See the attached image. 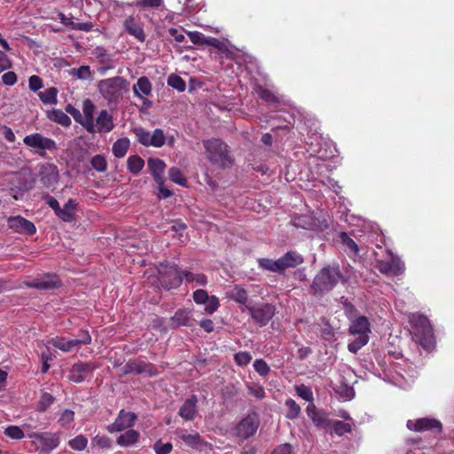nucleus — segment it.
<instances>
[{
    "label": "nucleus",
    "instance_id": "1",
    "mask_svg": "<svg viewBox=\"0 0 454 454\" xmlns=\"http://www.w3.org/2000/svg\"><path fill=\"white\" fill-rule=\"evenodd\" d=\"M94 103L87 98L82 102V112L88 118L85 120L84 129L90 133H109L114 128L113 115L106 109L101 110L94 120Z\"/></svg>",
    "mask_w": 454,
    "mask_h": 454
},
{
    "label": "nucleus",
    "instance_id": "2",
    "mask_svg": "<svg viewBox=\"0 0 454 454\" xmlns=\"http://www.w3.org/2000/svg\"><path fill=\"white\" fill-rule=\"evenodd\" d=\"M207 159L217 168H226L232 164L228 145L220 138L203 141Z\"/></svg>",
    "mask_w": 454,
    "mask_h": 454
},
{
    "label": "nucleus",
    "instance_id": "3",
    "mask_svg": "<svg viewBox=\"0 0 454 454\" xmlns=\"http://www.w3.org/2000/svg\"><path fill=\"white\" fill-rule=\"evenodd\" d=\"M348 330L350 334L356 335V337L348 343V349L349 352L356 354L368 343L371 325L366 317L357 316L351 319Z\"/></svg>",
    "mask_w": 454,
    "mask_h": 454
},
{
    "label": "nucleus",
    "instance_id": "4",
    "mask_svg": "<svg viewBox=\"0 0 454 454\" xmlns=\"http://www.w3.org/2000/svg\"><path fill=\"white\" fill-rule=\"evenodd\" d=\"M97 86L100 95L107 101L108 105H111L119 103L128 82L125 78L115 76L99 81Z\"/></svg>",
    "mask_w": 454,
    "mask_h": 454
},
{
    "label": "nucleus",
    "instance_id": "5",
    "mask_svg": "<svg viewBox=\"0 0 454 454\" xmlns=\"http://www.w3.org/2000/svg\"><path fill=\"white\" fill-rule=\"evenodd\" d=\"M413 335L425 349L430 350L434 346V336L429 320L422 315H413L411 318Z\"/></svg>",
    "mask_w": 454,
    "mask_h": 454
},
{
    "label": "nucleus",
    "instance_id": "6",
    "mask_svg": "<svg viewBox=\"0 0 454 454\" xmlns=\"http://www.w3.org/2000/svg\"><path fill=\"white\" fill-rule=\"evenodd\" d=\"M341 272L338 267H324L314 278L311 285L315 294H324L333 289L340 279Z\"/></svg>",
    "mask_w": 454,
    "mask_h": 454
},
{
    "label": "nucleus",
    "instance_id": "7",
    "mask_svg": "<svg viewBox=\"0 0 454 454\" xmlns=\"http://www.w3.org/2000/svg\"><path fill=\"white\" fill-rule=\"evenodd\" d=\"M38 454H50L60 444L59 433L31 432L27 434Z\"/></svg>",
    "mask_w": 454,
    "mask_h": 454
},
{
    "label": "nucleus",
    "instance_id": "8",
    "mask_svg": "<svg viewBox=\"0 0 454 454\" xmlns=\"http://www.w3.org/2000/svg\"><path fill=\"white\" fill-rule=\"evenodd\" d=\"M157 278L159 286L165 290H171L179 287L183 282V270L176 264H160L158 270Z\"/></svg>",
    "mask_w": 454,
    "mask_h": 454
},
{
    "label": "nucleus",
    "instance_id": "9",
    "mask_svg": "<svg viewBox=\"0 0 454 454\" xmlns=\"http://www.w3.org/2000/svg\"><path fill=\"white\" fill-rule=\"evenodd\" d=\"M8 180L10 182V193L15 200H19L24 192L31 190L35 185V180L27 170L12 173Z\"/></svg>",
    "mask_w": 454,
    "mask_h": 454
},
{
    "label": "nucleus",
    "instance_id": "10",
    "mask_svg": "<svg viewBox=\"0 0 454 454\" xmlns=\"http://www.w3.org/2000/svg\"><path fill=\"white\" fill-rule=\"evenodd\" d=\"M137 141L145 146H153L160 148L164 145L166 137L162 129H155L153 132L146 130L142 127L134 128L132 129Z\"/></svg>",
    "mask_w": 454,
    "mask_h": 454
},
{
    "label": "nucleus",
    "instance_id": "11",
    "mask_svg": "<svg viewBox=\"0 0 454 454\" xmlns=\"http://www.w3.org/2000/svg\"><path fill=\"white\" fill-rule=\"evenodd\" d=\"M23 143L41 156H43L46 151H54L57 149V144L53 139L43 137L40 133L26 136L23 139Z\"/></svg>",
    "mask_w": 454,
    "mask_h": 454
},
{
    "label": "nucleus",
    "instance_id": "12",
    "mask_svg": "<svg viewBox=\"0 0 454 454\" xmlns=\"http://www.w3.org/2000/svg\"><path fill=\"white\" fill-rule=\"evenodd\" d=\"M247 309L260 327L266 325L275 314V306L270 303H256L254 305H247Z\"/></svg>",
    "mask_w": 454,
    "mask_h": 454
},
{
    "label": "nucleus",
    "instance_id": "13",
    "mask_svg": "<svg viewBox=\"0 0 454 454\" xmlns=\"http://www.w3.org/2000/svg\"><path fill=\"white\" fill-rule=\"evenodd\" d=\"M387 260H377L376 268L387 276H399L405 270L404 262L392 252H388Z\"/></svg>",
    "mask_w": 454,
    "mask_h": 454
},
{
    "label": "nucleus",
    "instance_id": "14",
    "mask_svg": "<svg viewBox=\"0 0 454 454\" xmlns=\"http://www.w3.org/2000/svg\"><path fill=\"white\" fill-rule=\"evenodd\" d=\"M260 425L259 416L255 412L247 414L235 427V434L241 439H248L253 436Z\"/></svg>",
    "mask_w": 454,
    "mask_h": 454
},
{
    "label": "nucleus",
    "instance_id": "15",
    "mask_svg": "<svg viewBox=\"0 0 454 454\" xmlns=\"http://www.w3.org/2000/svg\"><path fill=\"white\" fill-rule=\"evenodd\" d=\"M137 419L136 413L121 410L115 420L108 425L106 429L111 434L121 432L125 429H131Z\"/></svg>",
    "mask_w": 454,
    "mask_h": 454
},
{
    "label": "nucleus",
    "instance_id": "16",
    "mask_svg": "<svg viewBox=\"0 0 454 454\" xmlns=\"http://www.w3.org/2000/svg\"><path fill=\"white\" fill-rule=\"evenodd\" d=\"M39 180L42 184L49 189H54L59 182V169L52 163H44L39 167Z\"/></svg>",
    "mask_w": 454,
    "mask_h": 454
},
{
    "label": "nucleus",
    "instance_id": "17",
    "mask_svg": "<svg viewBox=\"0 0 454 454\" xmlns=\"http://www.w3.org/2000/svg\"><path fill=\"white\" fill-rule=\"evenodd\" d=\"M407 427L415 432L431 431L434 433L442 432V424L439 420L430 418H420L415 420H408Z\"/></svg>",
    "mask_w": 454,
    "mask_h": 454
},
{
    "label": "nucleus",
    "instance_id": "18",
    "mask_svg": "<svg viewBox=\"0 0 454 454\" xmlns=\"http://www.w3.org/2000/svg\"><path fill=\"white\" fill-rule=\"evenodd\" d=\"M26 286L40 290H50L60 286V281L55 274H43L26 282Z\"/></svg>",
    "mask_w": 454,
    "mask_h": 454
},
{
    "label": "nucleus",
    "instance_id": "19",
    "mask_svg": "<svg viewBox=\"0 0 454 454\" xmlns=\"http://www.w3.org/2000/svg\"><path fill=\"white\" fill-rule=\"evenodd\" d=\"M123 27L129 35L133 36L140 43L145 41L146 36L139 17L129 15L124 20Z\"/></svg>",
    "mask_w": 454,
    "mask_h": 454
},
{
    "label": "nucleus",
    "instance_id": "20",
    "mask_svg": "<svg viewBox=\"0 0 454 454\" xmlns=\"http://www.w3.org/2000/svg\"><path fill=\"white\" fill-rule=\"evenodd\" d=\"M95 369L90 363L78 362L70 369L68 380L74 383H82Z\"/></svg>",
    "mask_w": 454,
    "mask_h": 454
},
{
    "label": "nucleus",
    "instance_id": "21",
    "mask_svg": "<svg viewBox=\"0 0 454 454\" xmlns=\"http://www.w3.org/2000/svg\"><path fill=\"white\" fill-rule=\"evenodd\" d=\"M195 319L192 317V310L185 308L177 309L170 317V325L172 328L181 326H193Z\"/></svg>",
    "mask_w": 454,
    "mask_h": 454
},
{
    "label": "nucleus",
    "instance_id": "22",
    "mask_svg": "<svg viewBox=\"0 0 454 454\" xmlns=\"http://www.w3.org/2000/svg\"><path fill=\"white\" fill-rule=\"evenodd\" d=\"M397 368V365L393 364L388 369L384 370L385 376L394 385L401 388H407L413 382L412 377L409 376V378H406Z\"/></svg>",
    "mask_w": 454,
    "mask_h": 454
},
{
    "label": "nucleus",
    "instance_id": "23",
    "mask_svg": "<svg viewBox=\"0 0 454 454\" xmlns=\"http://www.w3.org/2000/svg\"><path fill=\"white\" fill-rule=\"evenodd\" d=\"M8 226L16 232L28 235H33L36 231L35 224L20 215L9 217Z\"/></svg>",
    "mask_w": 454,
    "mask_h": 454
},
{
    "label": "nucleus",
    "instance_id": "24",
    "mask_svg": "<svg viewBox=\"0 0 454 454\" xmlns=\"http://www.w3.org/2000/svg\"><path fill=\"white\" fill-rule=\"evenodd\" d=\"M308 417L312 420L313 424L321 429L327 430L331 419L327 414L320 410H317L313 403H309L306 408Z\"/></svg>",
    "mask_w": 454,
    "mask_h": 454
},
{
    "label": "nucleus",
    "instance_id": "25",
    "mask_svg": "<svg viewBox=\"0 0 454 454\" xmlns=\"http://www.w3.org/2000/svg\"><path fill=\"white\" fill-rule=\"evenodd\" d=\"M197 403L196 395H192L186 399L179 409V416L187 421L192 420L197 412Z\"/></svg>",
    "mask_w": 454,
    "mask_h": 454
},
{
    "label": "nucleus",
    "instance_id": "26",
    "mask_svg": "<svg viewBox=\"0 0 454 454\" xmlns=\"http://www.w3.org/2000/svg\"><path fill=\"white\" fill-rule=\"evenodd\" d=\"M281 272L288 268L296 267L303 262V257L295 251H289L278 258Z\"/></svg>",
    "mask_w": 454,
    "mask_h": 454
},
{
    "label": "nucleus",
    "instance_id": "27",
    "mask_svg": "<svg viewBox=\"0 0 454 454\" xmlns=\"http://www.w3.org/2000/svg\"><path fill=\"white\" fill-rule=\"evenodd\" d=\"M78 203L74 199H69L67 202L58 211L56 215L64 222H72L74 220Z\"/></svg>",
    "mask_w": 454,
    "mask_h": 454
},
{
    "label": "nucleus",
    "instance_id": "28",
    "mask_svg": "<svg viewBox=\"0 0 454 454\" xmlns=\"http://www.w3.org/2000/svg\"><path fill=\"white\" fill-rule=\"evenodd\" d=\"M152 90V83L146 76L139 77L132 87L133 94L137 98H142L143 96L151 95Z\"/></svg>",
    "mask_w": 454,
    "mask_h": 454
},
{
    "label": "nucleus",
    "instance_id": "29",
    "mask_svg": "<svg viewBox=\"0 0 454 454\" xmlns=\"http://www.w3.org/2000/svg\"><path fill=\"white\" fill-rule=\"evenodd\" d=\"M254 90L270 106L278 107L281 106L283 103V101L278 96H276L271 90L265 89L261 85H256L254 88Z\"/></svg>",
    "mask_w": 454,
    "mask_h": 454
},
{
    "label": "nucleus",
    "instance_id": "30",
    "mask_svg": "<svg viewBox=\"0 0 454 454\" xmlns=\"http://www.w3.org/2000/svg\"><path fill=\"white\" fill-rule=\"evenodd\" d=\"M148 167L156 183L164 181L163 174L166 164L162 160L151 158L148 160Z\"/></svg>",
    "mask_w": 454,
    "mask_h": 454
},
{
    "label": "nucleus",
    "instance_id": "31",
    "mask_svg": "<svg viewBox=\"0 0 454 454\" xmlns=\"http://www.w3.org/2000/svg\"><path fill=\"white\" fill-rule=\"evenodd\" d=\"M139 439L140 434L138 431L129 429L118 436L116 442L119 446L127 448L135 445Z\"/></svg>",
    "mask_w": 454,
    "mask_h": 454
},
{
    "label": "nucleus",
    "instance_id": "32",
    "mask_svg": "<svg viewBox=\"0 0 454 454\" xmlns=\"http://www.w3.org/2000/svg\"><path fill=\"white\" fill-rule=\"evenodd\" d=\"M351 431L352 424L341 420H331L329 427L326 430L330 434H336L338 436H342L345 434L351 433Z\"/></svg>",
    "mask_w": 454,
    "mask_h": 454
},
{
    "label": "nucleus",
    "instance_id": "33",
    "mask_svg": "<svg viewBox=\"0 0 454 454\" xmlns=\"http://www.w3.org/2000/svg\"><path fill=\"white\" fill-rule=\"evenodd\" d=\"M48 343L51 344L63 352H69L74 347H76V342L74 340V339L69 340L62 336H56L51 338L48 340Z\"/></svg>",
    "mask_w": 454,
    "mask_h": 454
},
{
    "label": "nucleus",
    "instance_id": "34",
    "mask_svg": "<svg viewBox=\"0 0 454 454\" xmlns=\"http://www.w3.org/2000/svg\"><path fill=\"white\" fill-rule=\"evenodd\" d=\"M130 145L129 139L128 137H121L117 139L113 145V153L116 158H123Z\"/></svg>",
    "mask_w": 454,
    "mask_h": 454
},
{
    "label": "nucleus",
    "instance_id": "35",
    "mask_svg": "<svg viewBox=\"0 0 454 454\" xmlns=\"http://www.w3.org/2000/svg\"><path fill=\"white\" fill-rule=\"evenodd\" d=\"M228 297L238 303L246 304L248 300V294L247 290H245L240 286H234L229 292Z\"/></svg>",
    "mask_w": 454,
    "mask_h": 454
},
{
    "label": "nucleus",
    "instance_id": "36",
    "mask_svg": "<svg viewBox=\"0 0 454 454\" xmlns=\"http://www.w3.org/2000/svg\"><path fill=\"white\" fill-rule=\"evenodd\" d=\"M48 118L64 127H68L71 124L70 117L62 110L54 109L48 113Z\"/></svg>",
    "mask_w": 454,
    "mask_h": 454
},
{
    "label": "nucleus",
    "instance_id": "37",
    "mask_svg": "<svg viewBox=\"0 0 454 454\" xmlns=\"http://www.w3.org/2000/svg\"><path fill=\"white\" fill-rule=\"evenodd\" d=\"M183 279L187 283H195L198 286H205L207 284V278L201 273H193L189 270H183Z\"/></svg>",
    "mask_w": 454,
    "mask_h": 454
},
{
    "label": "nucleus",
    "instance_id": "38",
    "mask_svg": "<svg viewBox=\"0 0 454 454\" xmlns=\"http://www.w3.org/2000/svg\"><path fill=\"white\" fill-rule=\"evenodd\" d=\"M145 166L144 160L138 155H131L128 158L127 167L133 175H137Z\"/></svg>",
    "mask_w": 454,
    "mask_h": 454
},
{
    "label": "nucleus",
    "instance_id": "39",
    "mask_svg": "<svg viewBox=\"0 0 454 454\" xmlns=\"http://www.w3.org/2000/svg\"><path fill=\"white\" fill-rule=\"evenodd\" d=\"M58 90L55 87H51L43 91L38 93V97L43 104L56 105L57 104Z\"/></svg>",
    "mask_w": 454,
    "mask_h": 454
},
{
    "label": "nucleus",
    "instance_id": "40",
    "mask_svg": "<svg viewBox=\"0 0 454 454\" xmlns=\"http://www.w3.org/2000/svg\"><path fill=\"white\" fill-rule=\"evenodd\" d=\"M339 238L342 245H344L353 255H357L359 253L358 245L348 236L345 231L339 234Z\"/></svg>",
    "mask_w": 454,
    "mask_h": 454
},
{
    "label": "nucleus",
    "instance_id": "41",
    "mask_svg": "<svg viewBox=\"0 0 454 454\" xmlns=\"http://www.w3.org/2000/svg\"><path fill=\"white\" fill-rule=\"evenodd\" d=\"M55 397L47 392H43L36 404V411L40 412L46 411L51 405L54 403Z\"/></svg>",
    "mask_w": 454,
    "mask_h": 454
},
{
    "label": "nucleus",
    "instance_id": "42",
    "mask_svg": "<svg viewBox=\"0 0 454 454\" xmlns=\"http://www.w3.org/2000/svg\"><path fill=\"white\" fill-rule=\"evenodd\" d=\"M70 75L79 79V80H91L92 79V73L90 71V68L87 65L81 66L78 68H72L69 71Z\"/></svg>",
    "mask_w": 454,
    "mask_h": 454
},
{
    "label": "nucleus",
    "instance_id": "43",
    "mask_svg": "<svg viewBox=\"0 0 454 454\" xmlns=\"http://www.w3.org/2000/svg\"><path fill=\"white\" fill-rule=\"evenodd\" d=\"M90 166L94 170L99 173L106 172L107 169V161L106 157L102 154L93 156L90 160Z\"/></svg>",
    "mask_w": 454,
    "mask_h": 454
},
{
    "label": "nucleus",
    "instance_id": "44",
    "mask_svg": "<svg viewBox=\"0 0 454 454\" xmlns=\"http://www.w3.org/2000/svg\"><path fill=\"white\" fill-rule=\"evenodd\" d=\"M285 405L287 408V412L286 414L287 419H294L300 415L301 408L294 399L288 398L286 401Z\"/></svg>",
    "mask_w": 454,
    "mask_h": 454
},
{
    "label": "nucleus",
    "instance_id": "45",
    "mask_svg": "<svg viewBox=\"0 0 454 454\" xmlns=\"http://www.w3.org/2000/svg\"><path fill=\"white\" fill-rule=\"evenodd\" d=\"M260 267L273 272H281L279 260H271L268 258H262L258 261Z\"/></svg>",
    "mask_w": 454,
    "mask_h": 454
},
{
    "label": "nucleus",
    "instance_id": "46",
    "mask_svg": "<svg viewBox=\"0 0 454 454\" xmlns=\"http://www.w3.org/2000/svg\"><path fill=\"white\" fill-rule=\"evenodd\" d=\"M168 176L172 182L184 187L187 186V180L179 168L176 167L171 168L168 171Z\"/></svg>",
    "mask_w": 454,
    "mask_h": 454
},
{
    "label": "nucleus",
    "instance_id": "47",
    "mask_svg": "<svg viewBox=\"0 0 454 454\" xmlns=\"http://www.w3.org/2000/svg\"><path fill=\"white\" fill-rule=\"evenodd\" d=\"M168 85L179 92H183L186 89L185 82L176 74H170L168 76Z\"/></svg>",
    "mask_w": 454,
    "mask_h": 454
},
{
    "label": "nucleus",
    "instance_id": "48",
    "mask_svg": "<svg viewBox=\"0 0 454 454\" xmlns=\"http://www.w3.org/2000/svg\"><path fill=\"white\" fill-rule=\"evenodd\" d=\"M88 444L87 438L82 435L79 434L69 441V446L71 449L78 451H82L86 449Z\"/></svg>",
    "mask_w": 454,
    "mask_h": 454
},
{
    "label": "nucleus",
    "instance_id": "49",
    "mask_svg": "<svg viewBox=\"0 0 454 454\" xmlns=\"http://www.w3.org/2000/svg\"><path fill=\"white\" fill-rule=\"evenodd\" d=\"M66 111L72 115V117L74 119L76 122L81 124L82 128L84 129V123L85 120L88 118V116L85 114H82L77 108L74 107L71 105H68L66 107Z\"/></svg>",
    "mask_w": 454,
    "mask_h": 454
},
{
    "label": "nucleus",
    "instance_id": "50",
    "mask_svg": "<svg viewBox=\"0 0 454 454\" xmlns=\"http://www.w3.org/2000/svg\"><path fill=\"white\" fill-rule=\"evenodd\" d=\"M181 439L185 444L192 448L198 447L202 442V439L198 433L183 434Z\"/></svg>",
    "mask_w": 454,
    "mask_h": 454
},
{
    "label": "nucleus",
    "instance_id": "51",
    "mask_svg": "<svg viewBox=\"0 0 454 454\" xmlns=\"http://www.w3.org/2000/svg\"><path fill=\"white\" fill-rule=\"evenodd\" d=\"M74 412L72 410L67 409L61 414L58 420L62 427H67L74 421Z\"/></svg>",
    "mask_w": 454,
    "mask_h": 454
},
{
    "label": "nucleus",
    "instance_id": "52",
    "mask_svg": "<svg viewBox=\"0 0 454 454\" xmlns=\"http://www.w3.org/2000/svg\"><path fill=\"white\" fill-rule=\"evenodd\" d=\"M91 444L100 449H110L112 442L108 436L98 434L91 440Z\"/></svg>",
    "mask_w": 454,
    "mask_h": 454
},
{
    "label": "nucleus",
    "instance_id": "53",
    "mask_svg": "<svg viewBox=\"0 0 454 454\" xmlns=\"http://www.w3.org/2000/svg\"><path fill=\"white\" fill-rule=\"evenodd\" d=\"M5 435L12 439L20 440L24 438V431L17 426H9L4 430Z\"/></svg>",
    "mask_w": 454,
    "mask_h": 454
},
{
    "label": "nucleus",
    "instance_id": "54",
    "mask_svg": "<svg viewBox=\"0 0 454 454\" xmlns=\"http://www.w3.org/2000/svg\"><path fill=\"white\" fill-rule=\"evenodd\" d=\"M295 389H296L297 395L303 400H305L307 402H310V403L313 401V399H314L313 393H312V390L309 387L301 384V385L297 386L295 387Z\"/></svg>",
    "mask_w": 454,
    "mask_h": 454
},
{
    "label": "nucleus",
    "instance_id": "55",
    "mask_svg": "<svg viewBox=\"0 0 454 454\" xmlns=\"http://www.w3.org/2000/svg\"><path fill=\"white\" fill-rule=\"evenodd\" d=\"M252 360V356L247 351H239L234 355V361L239 366H246Z\"/></svg>",
    "mask_w": 454,
    "mask_h": 454
},
{
    "label": "nucleus",
    "instance_id": "56",
    "mask_svg": "<svg viewBox=\"0 0 454 454\" xmlns=\"http://www.w3.org/2000/svg\"><path fill=\"white\" fill-rule=\"evenodd\" d=\"M254 368L255 372L262 377L267 376L270 371V366L263 359H255Z\"/></svg>",
    "mask_w": 454,
    "mask_h": 454
},
{
    "label": "nucleus",
    "instance_id": "57",
    "mask_svg": "<svg viewBox=\"0 0 454 454\" xmlns=\"http://www.w3.org/2000/svg\"><path fill=\"white\" fill-rule=\"evenodd\" d=\"M145 364L144 363L130 362V363H128L125 365L124 372L126 373H137V374H139V373H142V372H145Z\"/></svg>",
    "mask_w": 454,
    "mask_h": 454
},
{
    "label": "nucleus",
    "instance_id": "58",
    "mask_svg": "<svg viewBox=\"0 0 454 454\" xmlns=\"http://www.w3.org/2000/svg\"><path fill=\"white\" fill-rule=\"evenodd\" d=\"M248 393L256 399H263L265 397L264 388L259 384H247Z\"/></svg>",
    "mask_w": 454,
    "mask_h": 454
},
{
    "label": "nucleus",
    "instance_id": "59",
    "mask_svg": "<svg viewBox=\"0 0 454 454\" xmlns=\"http://www.w3.org/2000/svg\"><path fill=\"white\" fill-rule=\"evenodd\" d=\"M153 450L156 454H169L173 450V445L170 442L163 443L161 440H158L153 445Z\"/></svg>",
    "mask_w": 454,
    "mask_h": 454
},
{
    "label": "nucleus",
    "instance_id": "60",
    "mask_svg": "<svg viewBox=\"0 0 454 454\" xmlns=\"http://www.w3.org/2000/svg\"><path fill=\"white\" fill-rule=\"evenodd\" d=\"M203 305H205V311L208 314H213L220 306L219 300L216 296L212 295L209 296L207 301H206Z\"/></svg>",
    "mask_w": 454,
    "mask_h": 454
},
{
    "label": "nucleus",
    "instance_id": "61",
    "mask_svg": "<svg viewBox=\"0 0 454 454\" xmlns=\"http://www.w3.org/2000/svg\"><path fill=\"white\" fill-rule=\"evenodd\" d=\"M192 297H193V301L197 304H204L206 301H207L209 295L206 290L198 289L193 292Z\"/></svg>",
    "mask_w": 454,
    "mask_h": 454
},
{
    "label": "nucleus",
    "instance_id": "62",
    "mask_svg": "<svg viewBox=\"0 0 454 454\" xmlns=\"http://www.w3.org/2000/svg\"><path fill=\"white\" fill-rule=\"evenodd\" d=\"M43 86V80L38 75H31L28 79V87L32 91H37Z\"/></svg>",
    "mask_w": 454,
    "mask_h": 454
},
{
    "label": "nucleus",
    "instance_id": "63",
    "mask_svg": "<svg viewBox=\"0 0 454 454\" xmlns=\"http://www.w3.org/2000/svg\"><path fill=\"white\" fill-rule=\"evenodd\" d=\"M12 63L7 54L0 51V73L12 68Z\"/></svg>",
    "mask_w": 454,
    "mask_h": 454
},
{
    "label": "nucleus",
    "instance_id": "64",
    "mask_svg": "<svg viewBox=\"0 0 454 454\" xmlns=\"http://www.w3.org/2000/svg\"><path fill=\"white\" fill-rule=\"evenodd\" d=\"M187 35L190 37V40L194 44H198V45L205 44L206 37L202 33L198 32V31H190L187 33Z\"/></svg>",
    "mask_w": 454,
    "mask_h": 454
}]
</instances>
